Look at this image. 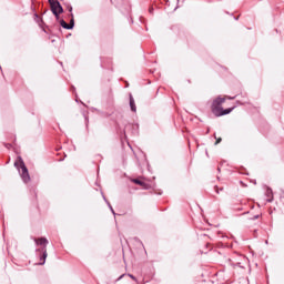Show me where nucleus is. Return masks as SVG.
Listing matches in <instances>:
<instances>
[{
  "mask_svg": "<svg viewBox=\"0 0 284 284\" xmlns=\"http://www.w3.org/2000/svg\"><path fill=\"white\" fill-rule=\"evenodd\" d=\"M130 108L132 112H136V104L134 103V98L130 95Z\"/></svg>",
  "mask_w": 284,
  "mask_h": 284,
  "instance_id": "nucleus-7",
  "label": "nucleus"
},
{
  "mask_svg": "<svg viewBox=\"0 0 284 284\" xmlns=\"http://www.w3.org/2000/svg\"><path fill=\"white\" fill-rule=\"evenodd\" d=\"M215 191H216L217 194L220 193V192H219V186H215Z\"/></svg>",
  "mask_w": 284,
  "mask_h": 284,
  "instance_id": "nucleus-12",
  "label": "nucleus"
},
{
  "mask_svg": "<svg viewBox=\"0 0 284 284\" xmlns=\"http://www.w3.org/2000/svg\"><path fill=\"white\" fill-rule=\"evenodd\" d=\"M51 6V12L54 14L55 19H59V16L63 12V7L59 0H48Z\"/></svg>",
  "mask_w": 284,
  "mask_h": 284,
  "instance_id": "nucleus-3",
  "label": "nucleus"
},
{
  "mask_svg": "<svg viewBox=\"0 0 284 284\" xmlns=\"http://www.w3.org/2000/svg\"><path fill=\"white\" fill-rule=\"evenodd\" d=\"M34 242L37 245H44V247H45V245H48V239H45V237L36 239Z\"/></svg>",
  "mask_w": 284,
  "mask_h": 284,
  "instance_id": "nucleus-5",
  "label": "nucleus"
},
{
  "mask_svg": "<svg viewBox=\"0 0 284 284\" xmlns=\"http://www.w3.org/2000/svg\"><path fill=\"white\" fill-rule=\"evenodd\" d=\"M130 277H131L133 281H136V277H134L133 275H130Z\"/></svg>",
  "mask_w": 284,
  "mask_h": 284,
  "instance_id": "nucleus-11",
  "label": "nucleus"
},
{
  "mask_svg": "<svg viewBox=\"0 0 284 284\" xmlns=\"http://www.w3.org/2000/svg\"><path fill=\"white\" fill-rule=\"evenodd\" d=\"M48 258V251L47 250H43V254L42 256L40 257V263L39 265H45V260Z\"/></svg>",
  "mask_w": 284,
  "mask_h": 284,
  "instance_id": "nucleus-6",
  "label": "nucleus"
},
{
  "mask_svg": "<svg viewBox=\"0 0 284 284\" xmlns=\"http://www.w3.org/2000/svg\"><path fill=\"white\" fill-rule=\"evenodd\" d=\"M132 183H135V185H140L142 190H150V184L141 179H133Z\"/></svg>",
  "mask_w": 284,
  "mask_h": 284,
  "instance_id": "nucleus-4",
  "label": "nucleus"
},
{
  "mask_svg": "<svg viewBox=\"0 0 284 284\" xmlns=\"http://www.w3.org/2000/svg\"><path fill=\"white\" fill-rule=\"evenodd\" d=\"M16 168H20V174H21V179L22 181H24V183H29L30 181V173H28V168H26V163H23V160H21V158H19V161L14 162Z\"/></svg>",
  "mask_w": 284,
  "mask_h": 284,
  "instance_id": "nucleus-2",
  "label": "nucleus"
},
{
  "mask_svg": "<svg viewBox=\"0 0 284 284\" xmlns=\"http://www.w3.org/2000/svg\"><path fill=\"white\" fill-rule=\"evenodd\" d=\"M60 24L62 28H64V30H71L70 24H68V22H65V20H61Z\"/></svg>",
  "mask_w": 284,
  "mask_h": 284,
  "instance_id": "nucleus-8",
  "label": "nucleus"
},
{
  "mask_svg": "<svg viewBox=\"0 0 284 284\" xmlns=\"http://www.w3.org/2000/svg\"><path fill=\"white\" fill-rule=\"evenodd\" d=\"M69 12H72V7L69 8Z\"/></svg>",
  "mask_w": 284,
  "mask_h": 284,
  "instance_id": "nucleus-13",
  "label": "nucleus"
},
{
  "mask_svg": "<svg viewBox=\"0 0 284 284\" xmlns=\"http://www.w3.org/2000/svg\"><path fill=\"white\" fill-rule=\"evenodd\" d=\"M221 141H222V139H221V138L216 139V141H215V145H219V143H221Z\"/></svg>",
  "mask_w": 284,
  "mask_h": 284,
  "instance_id": "nucleus-10",
  "label": "nucleus"
},
{
  "mask_svg": "<svg viewBox=\"0 0 284 284\" xmlns=\"http://www.w3.org/2000/svg\"><path fill=\"white\" fill-rule=\"evenodd\" d=\"M121 278H123V276H120V277H119V281H121Z\"/></svg>",
  "mask_w": 284,
  "mask_h": 284,
  "instance_id": "nucleus-14",
  "label": "nucleus"
},
{
  "mask_svg": "<svg viewBox=\"0 0 284 284\" xmlns=\"http://www.w3.org/2000/svg\"><path fill=\"white\" fill-rule=\"evenodd\" d=\"M69 28H71V30H72V28H74V14H72V13H71V21L69 23Z\"/></svg>",
  "mask_w": 284,
  "mask_h": 284,
  "instance_id": "nucleus-9",
  "label": "nucleus"
},
{
  "mask_svg": "<svg viewBox=\"0 0 284 284\" xmlns=\"http://www.w3.org/2000/svg\"><path fill=\"white\" fill-rule=\"evenodd\" d=\"M224 102H225V98H221V97L216 98L213 101L211 110L215 116H225V114H230L234 110V106L224 110L223 109Z\"/></svg>",
  "mask_w": 284,
  "mask_h": 284,
  "instance_id": "nucleus-1",
  "label": "nucleus"
}]
</instances>
